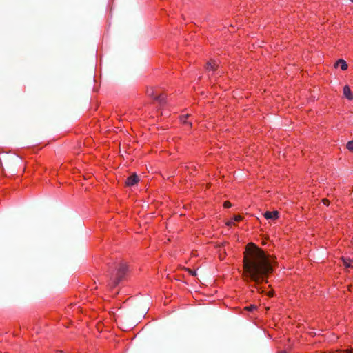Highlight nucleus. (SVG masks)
Masks as SVG:
<instances>
[{"mask_svg": "<svg viewBox=\"0 0 353 353\" xmlns=\"http://www.w3.org/2000/svg\"><path fill=\"white\" fill-rule=\"evenodd\" d=\"M148 97L153 98L155 99V97L159 94L156 90H154L153 88H150L147 90L146 92Z\"/></svg>", "mask_w": 353, "mask_h": 353, "instance_id": "1a4fd4ad", "label": "nucleus"}, {"mask_svg": "<svg viewBox=\"0 0 353 353\" xmlns=\"http://www.w3.org/2000/svg\"><path fill=\"white\" fill-rule=\"evenodd\" d=\"M186 271L192 276H196V272L195 270H192L189 268H186Z\"/></svg>", "mask_w": 353, "mask_h": 353, "instance_id": "ddd939ff", "label": "nucleus"}, {"mask_svg": "<svg viewBox=\"0 0 353 353\" xmlns=\"http://www.w3.org/2000/svg\"><path fill=\"white\" fill-rule=\"evenodd\" d=\"M226 224H227L228 225H229V226H230V225H233L234 223H233V222H232V221H228V222H227V223H226Z\"/></svg>", "mask_w": 353, "mask_h": 353, "instance_id": "a211bd4d", "label": "nucleus"}, {"mask_svg": "<svg viewBox=\"0 0 353 353\" xmlns=\"http://www.w3.org/2000/svg\"><path fill=\"white\" fill-rule=\"evenodd\" d=\"M245 309L248 311L252 312L256 309V306L254 305H250V306L246 307Z\"/></svg>", "mask_w": 353, "mask_h": 353, "instance_id": "f8f14e48", "label": "nucleus"}, {"mask_svg": "<svg viewBox=\"0 0 353 353\" xmlns=\"http://www.w3.org/2000/svg\"><path fill=\"white\" fill-rule=\"evenodd\" d=\"M139 181V177L138 175H137L136 173H133L130 176H129L126 181H125V185L127 186H133L134 185L137 184Z\"/></svg>", "mask_w": 353, "mask_h": 353, "instance_id": "7ed1b4c3", "label": "nucleus"}, {"mask_svg": "<svg viewBox=\"0 0 353 353\" xmlns=\"http://www.w3.org/2000/svg\"><path fill=\"white\" fill-rule=\"evenodd\" d=\"M263 216L266 219L276 220L279 218V212L277 210L272 212L266 211Z\"/></svg>", "mask_w": 353, "mask_h": 353, "instance_id": "20e7f679", "label": "nucleus"}, {"mask_svg": "<svg viewBox=\"0 0 353 353\" xmlns=\"http://www.w3.org/2000/svg\"><path fill=\"white\" fill-rule=\"evenodd\" d=\"M346 147L350 151L353 152V140L348 141Z\"/></svg>", "mask_w": 353, "mask_h": 353, "instance_id": "9b49d317", "label": "nucleus"}, {"mask_svg": "<svg viewBox=\"0 0 353 353\" xmlns=\"http://www.w3.org/2000/svg\"><path fill=\"white\" fill-rule=\"evenodd\" d=\"M335 67H340L342 70H345L347 68V64L343 59H339L335 63Z\"/></svg>", "mask_w": 353, "mask_h": 353, "instance_id": "6e6552de", "label": "nucleus"}, {"mask_svg": "<svg viewBox=\"0 0 353 353\" xmlns=\"http://www.w3.org/2000/svg\"><path fill=\"white\" fill-rule=\"evenodd\" d=\"M343 95L348 99H353V93L352 92L348 85H345L343 88Z\"/></svg>", "mask_w": 353, "mask_h": 353, "instance_id": "0eeeda50", "label": "nucleus"}, {"mask_svg": "<svg viewBox=\"0 0 353 353\" xmlns=\"http://www.w3.org/2000/svg\"><path fill=\"white\" fill-rule=\"evenodd\" d=\"M342 260L345 267H351L353 268V266L350 265V263L353 262V260L350 259V258H342Z\"/></svg>", "mask_w": 353, "mask_h": 353, "instance_id": "9d476101", "label": "nucleus"}, {"mask_svg": "<svg viewBox=\"0 0 353 353\" xmlns=\"http://www.w3.org/2000/svg\"><path fill=\"white\" fill-rule=\"evenodd\" d=\"M218 67V63L215 60H210L206 64L205 69L208 71H214L216 70Z\"/></svg>", "mask_w": 353, "mask_h": 353, "instance_id": "39448f33", "label": "nucleus"}, {"mask_svg": "<svg viewBox=\"0 0 353 353\" xmlns=\"http://www.w3.org/2000/svg\"><path fill=\"white\" fill-rule=\"evenodd\" d=\"M243 263L245 279L254 282L253 286L260 292L259 285L263 281L267 282L268 274L273 271L269 256L255 244L250 243L244 252Z\"/></svg>", "mask_w": 353, "mask_h": 353, "instance_id": "f257e3e1", "label": "nucleus"}, {"mask_svg": "<svg viewBox=\"0 0 353 353\" xmlns=\"http://www.w3.org/2000/svg\"><path fill=\"white\" fill-rule=\"evenodd\" d=\"M268 295H269V296H272V292H270V293L268 294Z\"/></svg>", "mask_w": 353, "mask_h": 353, "instance_id": "6ab92c4d", "label": "nucleus"}, {"mask_svg": "<svg viewBox=\"0 0 353 353\" xmlns=\"http://www.w3.org/2000/svg\"><path fill=\"white\" fill-rule=\"evenodd\" d=\"M352 2H353V0H350Z\"/></svg>", "mask_w": 353, "mask_h": 353, "instance_id": "aec40b11", "label": "nucleus"}, {"mask_svg": "<svg viewBox=\"0 0 353 353\" xmlns=\"http://www.w3.org/2000/svg\"><path fill=\"white\" fill-rule=\"evenodd\" d=\"M128 265L125 263H121L119 265V266L117 269L116 278H114V279L111 278L112 287H115L119 283V282L123 279L124 275L128 272Z\"/></svg>", "mask_w": 353, "mask_h": 353, "instance_id": "f03ea898", "label": "nucleus"}, {"mask_svg": "<svg viewBox=\"0 0 353 353\" xmlns=\"http://www.w3.org/2000/svg\"><path fill=\"white\" fill-rule=\"evenodd\" d=\"M166 94L165 93H159L156 97L155 99L161 105L166 104Z\"/></svg>", "mask_w": 353, "mask_h": 353, "instance_id": "423d86ee", "label": "nucleus"}, {"mask_svg": "<svg viewBox=\"0 0 353 353\" xmlns=\"http://www.w3.org/2000/svg\"><path fill=\"white\" fill-rule=\"evenodd\" d=\"M322 202H323V203L324 205H329V203H330V201H329L327 199H323L322 200Z\"/></svg>", "mask_w": 353, "mask_h": 353, "instance_id": "f3484780", "label": "nucleus"}, {"mask_svg": "<svg viewBox=\"0 0 353 353\" xmlns=\"http://www.w3.org/2000/svg\"><path fill=\"white\" fill-rule=\"evenodd\" d=\"M234 221H241V220L242 219V217H241V216H240V215H237V216H235L234 217Z\"/></svg>", "mask_w": 353, "mask_h": 353, "instance_id": "dca6fc26", "label": "nucleus"}, {"mask_svg": "<svg viewBox=\"0 0 353 353\" xmlns=\"http://www.w3.org/2000/svg\"><path fill=\"white\" fill-rule=\"evenodd\" d=\"M223 206L225 208H230L232 206V204H231V203L230 201H226L224 202Z\"/></svg>", "mask_w": 353, "mask_h": 353, "instance_id": "2eb2a0df", "label": "nucleus"}, {"mask_svg": "<svg viewBox=\"0 0 353 353\" xmlns=\"http://www.w3.org/2000/svg\"><path fill=\"white\" fill-rule=\"evenodd\" d=\"M189 117V114L183 115L181 117V122L185 123H187V118Z\"/></svg>", "mask_w": 353, "mask_h": 353, "instance_id": "4468645a", "label": "nucleus"}]
</instances>
